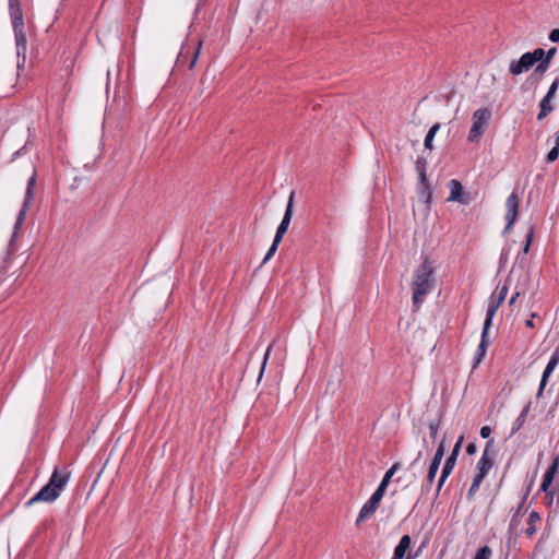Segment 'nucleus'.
Returning a JSON list of instances; mask_svg holds the SVG:
<instances>
[{
	"instance_id": "54",
	"label": "nucleus",
	"mask_w": 559,
	"mask_h": 559,
	"mask_svg": "<svg viewBox=\"0 0 559 559\" xmlns=\"http://www.w3.org/2000/svg\"><path fill=\"white\" fill-rule=\"evenodd\" d=\"M536 317V313H532L531 319L526 320L525 325L528 328H534L533 319Z\"/></svg>"
},
{
	"instance_id": "52",
	"label": "nucleus",
	"mask_w": 559,
	"mask_h": 559,
	"mask_svg": "<svg viewBox=\"0 0 559 559\" xmlns=\"http://www.w3.org/2000/svg\"><path fill=\"white\" fill-rule=\"evenodd\" d=\"M479 487H475L474 484H472L468 492H467V497L471 499L475 493L476 491L478 490Z\"/></svg>"
},
{
	"instance_id": "50",
	"label": "nucleus",
	"mask_w": 559,
	"mask_h": 559,
	"mask_svg": "<svg viewBox=\"0 0 559 559\" xmlns=\"http://www.w3.org/2000/svg\"><path fill=\"white\" fill-rule=\"evenodd\" d=\"M466 452L467 454L473 455L476 452V445L474 443L467 444Z\"/></svg>"
},
{
	"instance_id": "39",
	"label": "nucleus",
	"mask_w": 559,
	"mask_h": 559,
	"mask_svg": "<svg viewBox=\"0 0 559 559\" xmlns=\"http://www.w3.org/2000/svg\"><path fill=\"white\" fill-rule=\"evenodd\" d=\"M558 154H559V147H557V146L552 147L547 155V162L548 163L555 162L558 157Z\"/></svg>"
},
{
	"instance_id": "19",
	"label": "nucleus",
	"mask_w": 559,
	"mask_h": 559,
	"mask_svg": "<svg viewBox=\"0 0 559 559\" xmlns=\"http://www.w3.org/2000/svg\"><path fill=\"white\" fill-rule=\"evenodd\" d=\"M456 459H457V455H454L453 453H451L450 456L445 460V463L441 471V476L438 480V491L441 489V487L444 484L448 476L452 473V471L455 466V463H456Z\"/></svg>"
},
{
	"instance_id": "47",
	"label": "nucleus",
	"mask_w": 559,
	"mask_h": 559,
	"mask_svg": "<svg viewBox=\"0 0 559 559\" xmlns=\"http://www.w3.org/2000/svg\"><path fill=\"white\" fill-rule=\"evenodd\" d=\"M550 485H551V483H547V480L543 479V483L540 486L542 491H544L546 495H549L548 491H550V489H549Z\"/></svg>"
},
{
	"instance_id": "40",
	"label": "nucleus",
	"mask_w": 559,
	"mask_h": 559,
	"mask_svg": "<svg viewBox=\"0 0 559 559\" xmlns=\"http://www.w3.org/2000/svg\"><path fill=\"white\" fill-rule=\"evenodd\" d=\"M428 428L430 431V437L432 439H436L439 429V424L437 421H430Z\"/></svg>"
},
{
	"instance_id": "43",
	"label": "nucleus",
	"mask_w": 559,
	"mask_h": 559,
	"mask_svg": "<svg viewBox=\"0 0 559 559\" xmlns=\"http://www.w3.org/2000/svg\"><path fill=\"white\" fill-rule=\"evenodd\" d=\"M485 477L486 474L477 472L472 484H474L475 487H479Z\"/></svg>"
},
{
	"instance_id": "8",
	"label": "nucleus",
	"mask_w": 559,
	"mask_h": 559,
	"mask_svg": "<svg viewBox=\"0 0 559 559\" xmlns=\"http://www.w3.org/2000/svg\"><path fill=\"white\" fill-rule=\"evenodd\" d=\"M507 206V213H506V221L507 226L504 228V233L511 229L513 224L515 223L518 218V212L520 206V198L515 191H513L506 201Z\"/></svg>"
},
{
	"instance_id": "14",
	"label": "nucleus",
	"mask_w": 559,
	"mask_h": 559,
	"mask_svg": "<svg viewBox=\"0 0 559 559\" xmlns=\"http://www.w3.org/2000/svg\"><path fill=\"white\" fill-rule=\"evenodd\" d=\"M558 364H559V347L556 348L555 352L552 353V355L542 374V379H540V383H539V388H538V392H537L538 397L542 396L544 389L547 385L548 379H549L550 374L552 373V371L558 366Z\"/></svg>"
},
{
	"instance_id": "33",
	"label": "nucleus",
	"mask_w": 559,
	"mask_h": 559,
	"mask_svg": "<svg viewBox=\"0 0 559 559\" xmlns=\"http://www.w3.org/2000/svg\"><path fill=\"white\" fill-rule=\"evenodd\" d=\"M278 245H280V242H276V238H274L272 246L270 247L269 251L266 252V254L263 259V263L269 261L274 255V253L277 250Z\"/></svg>"
},
{
	"instance_id": "30",
	"label": "nucleus",
	"mask_w": 559,
	"mask_h": 559,
	"mask_svg": "<svg viewBox=\"0 0 559 559\" xmlns=\"http://www.w3.org/2000/svg\"><path fill=\"white\" fill-rule=\"evenodd\" d=\"M491 554V549L488 546H484L477 550L474 559H489Z\"/></svg>"
},
{
	"instance_id": "23",
	"label": "nucleus",
	"mask_w": 559,
	"mask_h": 559,
	"mask_svg": "<svg viewBox=\"0 0 559 559\" xmlns=\"http://www.w3.org/2000/svg\"><path fill=\"white\" fill-rule=\"evenodd\" d=\"M487 345V333H485V328H483L481 341L474 356V367L481 362L486 353Z\"/></svg>"
},
{
	"instance_id": "32",
	"label": "nucleus",
	"mask_w": 559,
	"mask_h": 559,
	"mask_svg": "<svg viewBox=\"0 0 559 559\" xmlns=\"http://www.w3.org/2000/svg\"><path fill=\"white\" fill-rule=\"evenodd\" d=\"M525 420H526L525 418H523L521 415H519V417L514 420V423L512 425L511 435H514L515 432H518L523 427Z\"/></svg>"
},
{
	"instance_id": "12",
	"label": "nucleus",
	"mask_w": 559,
	"mask_h": 559,
	"mask_svg": "<svg viewBox=\"0 0 559 559\" xmlns=\"http://www.w3.org/2000/svg\"><path fill=\"white\" fill-rule=\"evenodd\" d=\"M493 440H489L477 463V472L488 474L495 462V452L492 450Z\"/></svg>"
},
{
	"instance_id": "29",
	"label": "nucleus",
	"mask_w": 559,
	"mask_h": 559,
	"mask_svg": "<svg viewBox=\"0 0 559 559\" xmlns=\"http://www.w3.org/2000/svg\"><path fill=\"white\" fill-rule=\"evenodd\" d=\"M440 129V124L439 123H435L428 131L427 135H426V139H425V147L428 148V150H431L432 148V140L436 135V133L439 131Z\"/></svg>"
},
{
	"instance_id": "24",
	"label": "nucleus",
	"mask_w": 559,
	"mask_h": 559,
	"mask_svg": "<svg viewBox=\"0 0 559 559\" xmlns=\"http://www.w3.org/2000/svg\"><path fill=\"white\" fill-rule=\"evenodd\" d=\"M551 100H552V98L548 97L546 95L542 99V102L539 104L540 111H539V114L537 116L538 120L544 119L545 117H547L554 110V107L551 106Z\"/></svg>"
},
{
	"instance_id": "45",
	"label": "nucleus",
	"mask_w": 559,
	"mask_h": 559,
	"mask_svg": "<svg viewBox=\"0 0 559 559\" xmlns=\"http://www.w3.org/2000/svg\"><path fill=\"white\" fill-rule=\"evenodd\" d=\"M549 39L552 41V43H558L559 41V28H555L550 32L549 34Z\"/></svg>"
},
{
	"instance_id": "57",
	"label": "nucleus",
	"mask_w": 559,
	"mask_h": 559,
	"mask_svg": "<svg viewBox=\"0 0 559 559\" xmlns=\"http://www.w3.org/2000/svg\"><path fill=\"white\" fill-rule=\"evenodd\" d=\"M406 559H412L411 556H408Z\"/></svg>"
},
{
	"instance_id": "6",
	"label": "nucleus",
	"mask_w": 559,
	"mask_h": 559,
	"mask_svg": "<svg viewBox=\"0 0 559 559\" xmlns=\"http://www.w3.org/2000/svg\"><path fill=\"white\" fill-rule=\"evenodd\" d=\"M35 182H36V175H35V173H33L32 176L29 177V179L27 180V187H26L24 202H23L22 209L19 212V215L16 217L12 238L16 237L19 229L21 228V226L24 223L26 212H27L28 206L34 197Z\"/></svg>"
},
{
	"instance_id": "4",
	"label": "nucleus",
	"mask_w": 559,
	"mask_h": 559,
	"mask_svg": "<svg viewBox=\"0 0 559 559\" xmlns=\"http://www.w3.org/2000/svg\"><path fill=\"white\" fill-rule=\"evenodd\" d=\"M491 110L489 108H480L473 112L472 127L469 129L467 140L469 142H478L485 130L489 126L491 119Z\"/></svg>"
},
{
	"instance_id": "42",
	"label": "nucleus",
	"mask_w": 559,
	"mask_h": 559,
	"mask_svg": "<svg viewBox=\"0 0 559 559\" xmlns=\"http://www.w3.org/2000/svg\"><path fill=\"white\" fill-rule=\"evenodd\" d=\"M485 477L486 474L477 472L472 484H474L475 487H479Z\"/></svg>"
},
{
	"instance_id": "2",
	"label": "nucleus",
	"mask_w": 559,
	"mask_h": 559,
	"mask_svg": "<svg viewBox=\"0 0 559 559\" xmlns=\"http://www.w3.org/2000/svg\"><path fill=\"white\" fill-rule=\"evenodd\" d=\"M9 9L15 36L16 68L21 70L24 68L26 60L27 39L24 33L23 14L19 0H9Z\"/></svg>"
},
{
	"instance_id": "7",
	"label": "nucleus",
	"mask_w": 559,
	"mask_h": 559,
	"mask_svg": "<svg viewBox=\"0 0 559 559\" xmlns=\"http://www.w3.org/2000/svg\"><path fill=\"white\" fill-rule=\"evenodd\" d=\"M201 47H202L201 40L197 41V44L194 46H192L191 48L188 45L183 46L181 51L178 55L177 64L178 66L183 64L186 61L189 60V69L192 70L198 61V58H199V55L201 51Z\"/></svg>"
},
{
	"instance_id": "36",
	"label": "nucleus",
	"mask_w": 559,
	"mask_h": 559,
	"mask_svg": "<svg viewBox=\"0 0 559 559\" xmlns=\"http://www.w3.org/2000/svg\"><path fill=\"white\" fill-rule=\"evenodd\" d=\"M532 238H533V228H530V230L527 231L526 234V241H525V245L523 246V252L524 253H527L528 250H530V246L532 243Z\"/></svg>"
},
{
	"instance_id": "26",
	"label": "nucleus",
	"mask_w": 559,
	"mask_h": 559,
	"mask_svg": "<svg viewBox=\"0 0 559 559\" xmlns=\"http://www.w3.org/2000/svg\"><path fill=\"white\" fill-rule=\"evenodd\" d=\"M558 467H559V457H555L550 467L545 473L543 479L547 480V483H552V480L556 476V473L558 471Z\"/></svg>"
},
{
	"instance_id": "11",
	"label": "nucleus",
	"mask_w": 559,
	"mask_h": 559,
	"mask_svg": "<svg viewBox=\"0 0 559 559\" xmlns=\"http://www.w3.org/2000/svg\"><path fill=\"white\" fill-rule=\"evenodd\" d=\"M294 197H295V192H292L289 198H288V202H287V206H286V210H285L284 217H283L281 224L278 225L276 234H275V237H274V238H276V242H281L282 241V238L285 235V233L287 231L288 226L290 224V221H292V217H293V213H294V211H293Z\"/></svg>"
},
{
	"instance_id": "37",
	"label": "nucleus",
	"mask_w": 559,
	"mask_h": 559,
	"mask_svg": "<svg viewBox=\"0 0 559 559\" xmlns=\"http://www.w3.org/2000/svg\"><path fill=\"white\" fill-rule=\"evenodd\" d=\"M272 344L266 348L265 350V354H264V357H263V362H262V367H261V371H260V378L262 377L263 372H264V369L266 367V364H267V360L270 358V353H271V349H272Z\"/></svg>"
},
{
	"instance_id": "53",
	"label": "nucleus",
	"mask_w": 559,
	"mask_h": 559,
	"mask_svg": "<svg viewBox=\"0 0 559 559\" xmlns=\"http://www.w3.org/2000/svg\"><path fill=\"white\" fill-rule=\"evenodd\" d=\"M436 477V474L428 472L427 474V485L430 486L433 483V479Z\"/></svg>"
},
{
	"instance_id": "17",
	"label": "nucleus",
	"mask_w": 559,
	"mask_h": 559,
	"mask_svg": "<svg viewBox=\"0 0 559 559\" xmlns=\"http://www.w3.org/2000/svg\"><path fill=\"white\" fill-rule=\"evenodd\" d=\"M558 364H559V347L556 348L555 352L552 353V355L542 374V379H540V383H539V388H538V392H537L538 397L542 396L544 389L547 385L548 379H549L550 374L552 373V371L558 366Z\"/></svg>"
},
{
	"instance_id": "27",
	"label": "nucleus",
	"mask_w": 559,
	"mask_h": 559,
	"mask_svg": "<svg viewBox=\"0 0 559 559\" xmlns=\"http://www.w3.org/2000/svg\"><path fill=\"white\" fill-rule=\"evenodd\" d=\"M558 467H559V457H555L550 467L545 473L543 479L547 480V483H552V480L556 476V473L558 471Z\"/></svg>"
},
{
	"instance_id": "20",
	"label": "nucleus",
	"mask_w": 559,
	"mask_h": 559,
	"mask_svg": "<svg viewBox=\"0 0 559 559\" xmlns=\"http://www.w3.org/2000/svg\"><path fill=\"white\" fill-rule=\"evenodd\" d=\"M411 543H412L411 536L404 535L400 539L397 546L395 547L392 559H403L405 556V552L408 550V548L411 546Z\"/></svg>"
},
{
	"instance_id": "44",
	"label": "nucleus",
	"mask_w": 559,
	"mask_h": 559,
	"mask_svg": "<svg viewBox=\"0 0 559 559\" xmlns=\"http://www.w3.org/2000/svg\"><path fill=\"white\" fill-rule=\"evenodd\" d=\"M557 49L555 47L550 48L547 52L545 51L544 60L550 63L551 59L556 55Z\"/></svg>"
},
{
	"instance_id": "51",
	"label": "nucleus",
	"mask_w": 559,
	"mask_h": 559,
	"mask_svg": "<svg viewBox=\"0 0 559 559\" xmlns=\"http://www.w3.org/2000/svg\"><path fill=\"white\" fill-rule=\"evenodd\" d=\"M479 487H475L474 484H472L468 492H467V497L471 499L475 493L476 491L478 490Z\"/></svg>"
},
{
	"instance_id": "35",
	"label": "nucleus",
	"mask_w": 559,
	"mask_h": 559,
	"mask_svg": "<svg viewBox=\"0 0 559 559\" xmlns=\"http://www.w3.org/2000/svg\"><path fill=\"white\" fill-rule=\"evenodd\" d=\"M558 86H559V79H556V80L551 83V85H550V87H549V90H548V92H547L546 96L551 97V98L554 99V97H555V95H556V92H557V90H558Z\"/></svg>"
},
{
	"instance_id": "5",
	"label": "nucleus",
	"mask_w": 559,
	"mask_h": 559,
	"mask_svg": "<svg viewBox=\"0 0 559 559\" xmlns=\"http://www.w3.org/2000/svg\"><path fill=\"white\" fill-rule=\"evenodd\" d=\"M545 56L543 48H536L533 52H525L519 60L510 62L509 71L512 75H520L528 71L537 61L542 60Z\"/></svg>"
},
{
	"instance_id": "28",
	"label": "nucleus",
	"mask_w": 559,
	"mask_h": 559,
	"mask_svg": "<svg viewBox=\"0 0 559 559\" xmlns=\"http://www.w3.org/2000/svg\"><path fill=\"white\" fill-rule=\"evenodd\" d=\"M523 280H524V283L521 284V285H516L515 286V293L514 295L510 298L509 300V305L512 307L515 305L516 302V299L523 295L525 293V285H526V282H527V275L523 274L522 275Z\"/></svg>"
},
{
	"instance_id": "21",
	"label": "nucleus",
	"mask_w": 559,
	"mask_h": 559,
	"mask_svg": "<svg viewBox=\"0 0 559 559\" xmlns=\"http://www.w3.org/2000/svg\"><path fill=\"white\" fill-rule=\"evenodd\" d=\"M444 451H445V445H444V440H442L435 453V456L430 463L428 472L437 474L440 463H441V460L444 455Z\"/></svg>"
},
{
	"instance_id": "13",
	"label": "nucleus",
	"mask_w": 559,
	"mask_h": 559,
	"mask_svg": "<svg viewBox=\"0 0 559 559\" xmlns=\"http://www.w3.org/2000/svg\"><path fill=\"white\" fill-rule=\"evenodd\" d=\"M450 189V195L448 197V202H459L461 204H468L471 199L468 194L464 193V189L462 183L456 180L452 179L448 183Z\"/></svg>"
},
{
	"instance_id": "34",
	"label": "nucleus",
	"mask_w": 559,
	"mask_h": 559,
	"mask_svg": "<svg viewBox=\"0 0 559 559\" xmlns=\"http://www.w3.org/2000/svg\"><path fill=\"white\" fill-rule=\"evenodd\" d=\"M521 507L516 510V512L514 513L513 518L511 519L510 521V530L511 531H514L516 530V526L519 525L520 523V520H519V516L521 515Z\"/></svg>"
},
{
	"instance_id": "46",
	"label": "nucleus",
	"mask_w": 559,
	"mask_h": 559,
	"mask_svg": "<svg viewBox=\"0 0 559 559\" xmlns=\"http://www.w3.org/2000/svg\"><path fill=\"white\" fill-rule=\"evenodd\" d=\"M490 435H491V428H490L489 426H484V427H481V429H480V436H481L483 438H485V439H486V438H488Z\"/></svg>"
},
{
	"instance_id": "9",
	"label": "nucleus",
	"mask_w": 559,
	"mask_h": 559,
	"mask_svg": "<svg viewBox=\"0 0 559 559\" xmlns=\"http://www.w3.org/2000/svg\"><path fill=\"white\" fill-rule=\"evenodd\" d=\"M383 493L376 489L370 499L362 506L358 518L356 520V524L358 525L360 522L369 519L378 509L380 501L383 498Z\"/></svg>"
},
{
	"instance_id": "48",
	"label": "nucleus",
	"mask_w": 559,
	"mask_h": 559,
	"mask_svg": "<svg viewBox=\"0 0 559 559\" xmlns=\"http://www.w3.org/2000/svg\"><path fill=\"white\" fill-rule=\"evenodd\" d=\"M421 460V452H418L417 457L411 463L409 468L415 469Z\"/></svg>"
},
{
	"instance_id": "56",
	"label": "nucleus",
	"mask_w": 559,
	"mask_h": 559,
	"mask_svg": "<svg viewBox=\"0 0 559 559\" xmlns=\"http://www.w3.org/2000/svg\"><path fill=\"white\" fill-rule=\"evenodd\" d=\"M557 147H559V134L556 135V145Z\"/></svg>"
},
{
	"instance_id": "15",
	"label": "nucleus",
	"mask_w": 559,
	"mask_h": 559,
	"mask_svg": "<svg viewBox=\"0 0 559 559\" xmlns=\"http://www.w3.org/2000/svg\"><path fill=\"white\" fill-rule=\"evenodd\" d=\"M558 364H559V347L556 348L555 352L552 353V355L542 374V379H540V383H539V388H538V392H537L538 397L542 396L544 389L547 385L548 379H549L550 374L552 373V371L558 366Z\"/></svg>"
},
{
	"instance_id": "10",
	"label": "nucleus",
	"mask_w": 559,
	"mask_h": 559,
	"mask_svg": "<svg viewBox=\"0 0 559 559\" xmlns=\"http://www.w3.org/2000/svg\"><path fill=\"white\" fill-rule=\"evenodd\" d=\"M426 160L424 158H418L416 160V170L418 173V176H419V180H420V185L421 187L419 188V197L426 202L428 203L430 198H431V191H430V187H429V183H428V180H427V175H426Z\"/></svg>"
},
{
	"instance_id": "55",
	"label": "nucleus",
	"mask_w": 559,
	"mask_h": 559,
	"mask_svg": "<svg viewBox=\"0 0 559 559\" xmlns=\"http://www.w3.org/2000/svg\"><path fill=\"white\" fill-rule=\"evenodd\" d=\"M548 493H549V495H546V498L549 500V503H551V502H552V499H554V491H552V490H550V491H548Z\"/></svg>"
},
{
	"instance_id": "31",
	"label": "nucleus",
	"mask_w": 559,
	"mask_h": 559,
	"mask_svg": "<svg viewBox=\"0 0 559 559\" xmlns=\"http://www.w3.org/2000/svg\"><path fill=\"white\" fill-rule=\"evenodd\" d=\"M508 282L496 293L491 295V297H496L501 304L504 301L508 294Z\"/></svg>"
},
{
	"instance_id": "16",
	"label": "nucleus",
	"mask_w": 559,
	"mask_h": 559,
	"mask_svg": "<svg viewBox=\"0 0 559 559\" xmlns=\"http://www.w3.org/2000/svg\"><path fill=\"white\" fill-rule=\"evenodd\" d=\"M558 364H559V347L556 348L555 352L552 353V355L542 374V379H540V383H539V388H538V392H537L538 397L542 396L544 389L547 385L548 379H549L550 374L552 373V371L558 366Z\"/></svg>"
},
{
	"instance_id": "41",
	"label": "nucleus",
	"mask_w": 559,
	"mask_h": 559,
	"mask_svg": "<svg viewBox=\"0 0 559 559\" xmlns=\"http://www.w3.org/2000/svg\"><path fill=\"white\" fill-rule=\"evenodd\" d=\"M463 440H464V437H463V436H461V437L457 439L456 443L454 444V448H453V450H452V452H451V453H453L454 455H459V453H460V451H461V448H462Z\"/></svg>"
},
{
	"instance_id": "18",
	"label": "nucleus",
	"mask_w": 559,
	"mask_h": 559,
	"mask_svg": "<svg viewBox=\"0 0 559 559\" xmlns=\"http://www.w3.org/2000/svg\"><path fill=\"white\" fill-rule=\"evenodd\" d=\"M500 306H501V302L499 300H497L496 297L489 298L486 319L484 322L485 333H488V330L492 324L493 317Z\"/></svg>"
},
{
	"instance_id": "3",
	"label": "nucleus",
	"mask_w": 559,
	"mask_h": 559,
	"mask_svg": "<svg viewBox=\"0 0 559 559\" xmlns=\"http://www.w3.org/2000/svg\"><path fill=\"white\" fill-rule=\"evenodd\" d=\"M68 481L69 474L60 473L59 469L56 468L51 474L49 481L26 502V506H32L35 502H53L59 498Z\"/></svg>"
},
{
	"instance_id": "49",
	"label": "nucleus",
	"mask_w": 559,
	"mask_h": 559,
	"mask_svg": "<svg viewBox=\"0 0 559 559\" xmlns=\"http://www.w3.org/2000/svg\"><path fill=\"white\" fill-rule=\"evenodd\" d=\"M531 403H527L521 412V416L526 419L530 412Z\"/></svg>"
},
{
	"instance_id": "25",
	"label": "nucleus",
	"mask_w": 559,
	"mask_h": 559,
	"mask_svg": "<svg viewBox=\"0 0 559 559\" xmlns=\"http://www.w3.org/2000/svg\"><path fill=\"white\" fill-rule=\"evenodd\" d=\"M539 521H540V515L537 512L532 511L530 513V516L527 520V527L525 530V534L527 536H532L536 533V523Z\"/></svg>"
},
{
	"instance_id": "1",
	"label": "nucleus",
	"mask_w": 559,
	"mask_h": 559,
	"mask_svg": "<svg viewBox=\"0 0 559 559\" xmlns=\"http://www.w3.org/2000/svg\"><path fill=\"white\" fill-rule=\"evenodd\" d=\"M433 273L435 266L428 259H425L414 273L412 287L413 305L416 309L420 307L425 297L432 290L435 286Z\"/></svg>"
},
{
	"instance_id": "22",
	"label": "nucleus",
	"mask_w": 559,
	"mask_h": 559,
	"mask_svg": "<svg viewBox=\"0 0 559 559\" xmlns=\"http://www.w3.org/2000/svg\"><path fill=\"white\" fill-rule=\"evenodd\" d=\"M400 468V463H394L388 471L386 473L384 474L380 485L378 486L377 490H379L380 492H382L384 495L385 492V489L388 487V485L390 484L393 475L399 471Z\"/></svg>"
},
{
	"instance_id": "38",
	"label": "nucleus",
	"mask_w": 559,
	"mask_h": 559,
	"mask_svg": "<svg viewBox=\"0 0 559 559\" xmlns=\"http://www.w3.org/2000/svg\"><path fill=\"white\" fill-rule=\"evenodd\" d=\"M548 68H549V62H547L546 60L542 59V60H539V63L537 64V67L535 69V72L544 73V72L547 71Z\"/></svg>"
}]
</instances>
